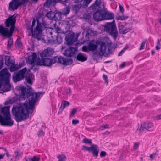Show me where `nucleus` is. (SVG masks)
Wrapping results in <instances>:
<instances>
[{"mask_svg":"<svg viewBox=\"0 0 161 161\" xmlns=\"http://www.w3.org/2000/svg\"><path fill=\"white\" fill-rule=\"evenodd\" d=\"M125 28V27L124 25H123L122 23H120L118 25V28L119 30V32L120 34Z\"/></svg>","mask_w":161,"mask_h":161,"instance_id":"42","label":"nucleus"},{"mask_svg":"<svg viewBox=\"0 0 161 161\" xmlns=\"http://www.w3.org/2000/svg\"><path fill=\"white\" fill-rule=\"evenodd\" d=\"M3 65V58L2 57H0V70L2 68Z\"/></svg>","mask_w":161,"mask_h":161,"instance_id":"49","label":"nucleus"},{"mask_svg":"<svg viewBox=\"0 0 161 161\" xmlns=\"http://www.w3.org/2000/svg\"><path fill=\"white\" fill-rule=\"evenodd\" d=\"M54 53L53 49L50 48H47L45 50L40 53V57L42 58L51 56Z\"/></svg>","mask_w":161,"mask_h":161,"instance_id":"19","label":"nucleus"},{"mask_svg":"<svg viewBox=\"0 0 161 161\" xmlns=\"http://www.w3.org/2000/svg\"><path fill=\"white\" fill-rule=\"evenodd\" d=\"M103 9H99L95 12L93 15V18L95 21L103 20Z\"/></svg>","mask_w":161,"mask_h":161,"instance_id":"17","label":"nucleus"},{"mask_svg":"<svg viewBox=\"0 0 161 161\" xmlns=\"http://www.w3.org/2000/svg\"><path fill=\"white\" fill-rule=\"evenodd\" d=\"M15 159L17 160H18L19 158L21 157L22 155V153L21 152L17 151L16 152H15Z\"/></svg>","mask_w":161,"mask_h":161,"instance_id":"39","label":"nucleus"},{"mask_svg":"<svg viewBox=\"0 0 161 161\" xmlns=\"http://www.w3.org/2000/svg\"><path fill=\"white\" fill-rule=\"evenodd\" d=\"M55 61L53 58L50 59L49 58H42L41 60L39 58L36 60V64L39 65H43L44 66H50L53 64L55 63Z\"/></svg>","mask_w":161,"mask_h":161,"instance_id":"11","label":"nucleus"},{"mask_svg":"<svg viewBox=\"0 0 161 161\" xmlns=\"http://www.w3.org/2000/svg\"><path fill=\"white\" fill-rule=\"evenodd\" d=\"M57 29V31L58 32V33H62L63 32H62L61 31V30L59 28H58Z\"/></svg>","mask_w":161,"mask_h":161,"instance_id":"64","label":"nucleus"},{"mask_svg":"<svg viewBox=\"0 0 161 161\" xmlns=\"http://www.w3.org/2000/svg\"><path fill=\"white\" fill-rule=\"evenodd\" d=\"M10 74L8 71L7 68L2 69L0 72V83L1 86L3 85L6 91H10L11 85L9 83Z\"/></svg>","mask_w":161,"mask_h":161,"instance_id":"3","label":"nucleus"},{"mask_svg":"<svg viewBox=\"0 0 161 161\" xmlns=\"http://www.w3.org/2000/svg\"><path fill=\"white\" fill-rule=\"evenodd\" d=\"M27 69L25 67L20 70L14 72L13 75V80L14 83L21 81L24 79L25 77V73Z\"/></svg>","mask_w":161,"mask_h":161,"instance_id":"6","label":"nucleus"},{"mask_svg":"<svg viewBox=\"0 0 161 161\" xmlns=\"http://www.w3.org/2000/svg\"><path fill=\"white\" fill-rule=\"evenodd\" d=\"M14 122L11 115L3 116L0 114V123L2 125L11 127L13 125Z\"/></svg>","mask_w":161,"mask_h":161,"instance_id":"8","label":"nucleus"},{"mask_svg":"<svg viewBox=\"0 0 161 161\" xmlns=\"http://www.w3.org/2000/svg\"><path fill=\"white\" fill-rule=\"evenodd\" d=\"M84 18L86 19L89 20L91 18V16L90 15L85 14L84 15Z\"/></svg>","mask_w":161,"mask_h":161,"instance_id":"52","label":"nucleus"},{"mask_svg":"<svg viewBox=\"0 0 161 161\" xmlns=\"http://www.w3.org/2000/svg\"><path fill=\"white\" fill-rule=\"evenodd\" d=\"M156 120H158L161 119V114L158 115L155 117Z\"/></svg>","mask_w":161,"mask_h":161,"instance_id":"59","label":"nucleus"},{"mask_svg":"<svg viewBox=\"0 0 161 161\" xmlns=\"http://www.w3.org/2000/svg\"><path fill=\"white\" fill-rule=\"evenodd\" d=\"M49 42L52 44H60L62 41V37L59 35L52 36L51 39L49 40Z\"/></svg>","mask_w":161,"mask_h":161,"instance_id":"15","label":"nucleus"},{"mask_svg":"<svg viewBox=\"0 0 161 161\" xmlns=\"http://www.w3.org/2000/svg\"><path fill=\"white\" fill-rule=\"evenodd\" d=\"M109 128V125L108 124H106L104 125H101L99 128V130H102L105 128Z\"/></svg>","mask_w":161,"mask_h":161,"instance_id":"46","label":"nucleus"},{"mask_svg":"<svg viewBox=\"0 0 161 161\" xmlns=\"http://www.w3.org/2000/svg\"><path fill=\"white\" fill-rule=\"evenodd\" d=\"M156 155V153H153L152 154L150 155V157L151 160H153L154 157Z\"/></svg>","mask_w":161,"mask_h":161,"instance_id":"54","label":"nucleus"},{"mask_svg":"<svg viewBox=\"0 0 161 161\" xmlns=\"http://www.w3.org/2000/svg\"><path fill=\"white\" fill-rule=\"evenodd\" d=\"M81 150L91 153L92 156L95 157L97 158L98 156L99 149L98 146L97 145L92 144L89 147L84 145L82 146Z\"/></svg>","mask_w":161,"mask_h":161,"instance_id":"7","label":"nucleus"},{"mask_svg":"<svg viewBox=\"0 0 161 161\" xmlns=\"http://www.w3.org/2000/svg\"><path fill=\"white\" fill-rule=\"evenodd\" d=\"M57 3V0H47L44 4L45 6L49 8L55 5Z\"/></svg>","mask_w":161,"mask_h":161,"instance_id":"27","label":"nucleus"},{"mask_svg":"<svg viewBox=\"0 0 161 161\" xmlns=\"http://www.w3.org/2000/svg\"><path fill=\"white\" fill-rule=\"evenodd\" d=\"M97 42L98 44V46L99 45L100 46L98 53L100 56H103L106 52V45L104 42L99 40H97Z\"/></svg>","mask_w":161,"mask_h":161,"instance_id":"16","label":"nucleus"},{"mask_svg":"<svg viewBox=\"0 0 161 161\" xmlns=\"http://www.w3.org/2000/svg\"><path fill=\"white\" fill-rule=\"evenodd\" d=\"M4 150L6 152V154L7 157L8 158H9V154L8 151L6 149H4Z\"/></svg>","mask_w":161,"mask_h":161,"instance_id":"62","label":"nucleus"},{"mask_svg":"<svg viewBox=\"0 0 161 161\" xmlns=\"http://www.w3.org/2000/svg\"><path fill=\"white\" fill-rule=\"evenodd\" d=\"M76 49L73 47L67 49L65 50L63 53L64 55L67 57H70L73 56L75 53Z\"/></svg>","mask_w":161,"mask_h":161,"instance_id":"21","label":"nucleus"},{"mask_svg":"<svg viewBox=\"0 0 161 161\" xmlns=\"http://www.w3.org/2000/svg\"><path fill=\"white\" fill-rule=\"evenodd\" d=\"M10 106H8L1 108V112L4 116L10 115L9 109Z\"/></svg>","mask_w":161,"mask_h":161,"instance_id":"24","label":"nucleus"},{"mask_svg":"<svg viewBox=\"0 0 161 161\" xmlns=\"http://www.w3.org/2000/svg\"><path fill=\"white\" fill-rule=\"evenodd\" d=\"M62 14L61 12H58L57 10L54 11V14L53 20H59L62 19L61 15Z\"/></svg>","mask_w":161,"mask_h":161,"instance_id":"29","label":"nucleus"},{"mask_svg":"<svg viewBox=\"0 0 161 161\" xmlns=\"http://www.w3.org/2000/svg\"><path fill=\"white\" fill-rule=\"evenodd\" d=\"M128 17L124 16H118L116 17V19L117 20H124L126 19Z\"/></svg>","mask_w":161,"mask_h":161,"instance_id":"41","label":"nucleus"},{"mask_svg":"<svg viewBox=\"0 0 161 161\" xmlns=\"http://www.w3.org/2000/svg\"><path fill=\"white\" fill-rule=\"evenodd\" d=\"M13 41L12 38H10L8 41L7 47L8 49H10L12 45Z\"/></svg>","mask_w":161,"mask_h":161,"instance_id":"40","label":"nucleus"},{"mask_svg":"<svg viewBox=\"0 0 161 161\" xmlns=\"http://www.w3.org/2000/svg\"><path fill=\"white\" fill-rule=\"evenodd\" d=\"M146 41H147L146 39H144L142 41V42L141 43V45L140 48H139V49L140 50H142V49H144V47H145V43L146 42Z\"/></svg>","mask_w":161,"mask_h":161,"instance_id":"45","label":"nucleus"},{"mask_svg":"<svg viewBox=\"0 0 161 161\" xmlns=\"http://www.w3.org/2000/svg\"><path fill=\"white\" fill-rule=\"evenodd\" d=\"M80 33H77L75 35L74 32H69L68 34L66 35L65 40L67 45H70L77 41Z\"/></svg>","mask_w":161,"mask_h":161,"instance_id":"9","label":"nucleus"},{"mask_svg":"<svg viewBox=\"0 0 161 161\" xmlns=\"http://www.w3.org/2000/svg\"><path fill=\"white\" fill-rule=\"evenodd\" d=\"M53 59L55 61V63L57 62L64 65L71 64L73 62L72 59H66L61 56H54L53 57Z\"/></svg>","mask_w":161,"mask_h":161,"instance_id":"12","label":"nucleus"},{"mask_svg":"<svg viewBox=\"0 0 161 161\" xmlns=\"http://www.w3.org/2000/svg\"><path fill=\"white\" fill-rule=\"evenodd\" d=\"M153 127V125L152 123L148 122H145L141 124L139 129V131L140 132L147 130L148 131H151L152 130Z\"/></svg>","mask_w":161,"mask_h":161,"instance_id":"14","label":"nucleus"},{"mask_svg":"<svg viewBox=\"0 0 161 161\" xmlns=\"http://www.w3.org/2000/svg\"><path fill=\"white\" fill-rule=\"evenodd\" d=\"M79 121L78 120H73L72 121V124L73 125H76L77 124L79 123Z\"/></svg>","mask_w":161,"mask_h":161,"instance_id":"56","label":"nucleus"},{"mask_svg":"<svg viewBox=\"0 0 161 161\" xmlns=\"http://www.w3.org/2000/svg\"><path fill=\"white\" fill-rule=\"evenodd\" d=\"M125 51L123 49L118 54V56H121L122 54L125 52Z\"/></svg>","mask_w":161,"mask_h":161,"instance_id":"58","label":"nucleus"},{"mask_svg":"<svg viewBox=\"0 0 161 161\" xmlns=\"http://www.w3.org/2000/svg\"><path fill=\"white\" fill-rule=\"evenodd\" d=\"M139 145V143H136L134 146V148L136 149L138 148Z\"/></svg>","mask_w":161,"mask_h":161,"instance_id":"57","label":"nucleus"},{"mask_svg":"<svg viewBox=\"0 0 161 161\" xmlns=\"http://www.w3.org/2000/svg\"><path fill=\"white\" fill-rule=\"evenodd\" d=\"M100 4V0H96L95 2L88 8L90 10H92L97 11L98 10Z\"/></svg>","mask_w":161,"mask_h":161,"instance_id":"22","label":"nucleus"},{"mask_svg":"<svg viewBox=\"0 0 161 161\" xmlns=\"http://www.w3.org/2000/svg\"><path fill=\"white\" fill-rule=\"evenodd\" d=\"M76 58L78 61L83 62L86 60L87 58L84 56L82 53H79L77 56Z\"/></svg>","mask_w":161,"mask_h":161,"instance_id":"30","label":"nucleus"},{"mask_svg":"<svg viewBox=\"0 0 161 161\" xmlns=\"http://www.w3.org/2000/svg\"><path fill=\"white\" fill-rule=\"evenodd\" d=\"M131 30V29L130 28H125L120 34H125L129 32Z\"/></svg>","mask_w":161,"mask_h":161,"instance_id":"44","label":"nucleus"},{"mask_svg":"<svg viewBox=\"0 0 161 161\" xmlns=\"http://www.w3.org/2000/svg\"><path fill=\"white\" fill-rule=\"evenodd\" d=\"M32 75L33 74H31V75H30L28 76H26L25 77V80L26 81L27 83L31 85L32 84V80H31Z\"/></svg>","mask_w":161,"mask_h":161,"instance_id":"38","label":"nucleus"},{"mask_svg":"<svg viewBox=\"0 0 161 161\" xmlns=\"http://www.w3.org/2000/svg\"><path fill=\"white\" fill-rule=\"evenodd\" d=\"M104 31L108 33L115 40L118 36V32L114 20L107 22L103 25Z\"/></svg>","mask_w":161,"mask_h":161,"instance_id":"4","label":"nucleus"},{"mask_svg":"<svg viewBox=\"0 0 161 161\" xmlns=\"http://www.w3.org/2000/svg\"><path fill=\"white\" fill-rule=\"evenodd\" d=\"M12 100H10L9 101H7L5 102V105H8L12 103Z\"/></svg>","mask_w":161,"mask_h":161,"instance_id":"60","label":"nucleus"},{"mask_svg":"<svg viewBox=\"0 0 161 161\" xmlns=\"http://www.w3.org/2000/svg\"><path fill=\"white\" fill-rule=\"evenodd\" d=\"M36 20L37 25L34 30L33 33V37L37 38L38 40H40V38H39L38 36L43 31V30L46 28L47 24L43 18L40 16L36 18Z\"/></svg>","mask_w":161,"mask_h":161,"instance_id":"5","label":"nucleus"},{"mask_svg":"<svg viewBox=\"0 0 161 161\" xmlns=\"http://www.w3.org/2000/svg\"><path fill=\"white\" fill-rule=\"evenodd\" d=\"M15 44L18 47H21L22 46V43L21 41V38L19 36L18 37L15 41Z\"/></svg>","mask_w":161,"mask_h":161,"instance_id":"35","label":"nucleus"},{"mask_svg":"<svg viewBox=\"0 0 161 161\" xmlns=\"http://www.w3.org/2000/svg\"><path fill=\"white\" fill-rule=\"evenodd\" d=\"M77 110V109L75 108L73 109L70 113V116H73L76 114Z\"/></svg>","mask_w":161,"mask_h":161,"instance_id":"48","label":"nucleus"},{"mask_svg":"<svg viewBox=\"0 0 161 161\" xmlns=\"http://www.w3.org/2000/svg\"><path fill=\"white\" fill-rule=\"evenodd\" d=\"M107 155L106 153L104 151H102L100 154V156L101 157H105Z\"/></svg>","mask_w":161,"mask_h":161,"instance_id":"51","label":"nucleus"},{"mask_svg":"<svg viewBox=\"0 0 161 161\" xmlns=\"http://www.w3.org/2000/svg\"><path fill=\"white\" fill-rule=\"evenodd\" d=\"M5 64L7 66L9 67L12 64L15 63L14 60L11 58V56L6 55L4 58Z\"/></svg>","mask_w":161,"mask_h":161,"instance_id":"23","label":"nucleus"},{"mask_svg":"<svg viewBox=\"0 0 161 161\" xmlns=\"http://www.w3.org/2000/svg\"><path fill=\"white\" fill-rule=\"evenodd\" d=\"M36 23V20L35 19H33L32 22V25L30 27H27L28 29L30 30V31L32 33V36L33 37V32H34V31L33 30V27L35 25Z\"/></svg>","mask_w":161,"mask_h":161,"instance_id":"37","label":"nucleus"},{"mask_svg":"<svg viewBox=\"0 0 161 161\" xmlns=\"http://www.w3.org/2000/svg\"><path fill=\"white\" fill-rule=\"evenodd\" d=\"M25 161H39L40 160V158L36 156H33V158L25 157Z\"/></svg>","mask_w":161,"mask_h":161,"instance_id":"31","label":"nucleus"},{"mask_svg":"<svg viewBox=\"0 0 161 161\" xmlns=\"http://www.w3.org/2000/svg\"><path fill=\"white\" fill-rule=\"evenodd\" d=\"M103 78L105 80V82L106 84H108V77L107 75L103 74Z\"/></svg>","mask_w":161,"mask_h":161,"instance_id":"50","label":"nucleus"},{"mask_svg":"<svg viewBox=\"0 0 161 161\" xmlns=\"http://www.w3.org/2000/svg\"><path fill=\"white\" fill-rule=\"evenodd\" d=\"M18 89L21 91L19 100H23L26 99L28 100V101H26L22 104H20L18 106H13L12 108V114L15 117V120L19 122L26 120L29 116V113L33 112L35 103L42 92H35L30 87L26 88L24 86H19Z\"/></svg>","mask_w":161,"mask_h":161,"instance_id":"1","label":"nucleus"},{"mask_svg":"<svg viewBox=\"0 0 161 161\" xmlns=\"http://www.w3.org/2000/svg\"><path fill=\"white\" fill-rule=\"evenodd\" d=\"M65 29V31H63L62 33L65 34L69 31L71 26V23L68 21H65L64 23Z\"/></svg>","mask_w":161,"mask_h":161,"instance_id":"28","label":"nucleus"},{"mask_svg":"<svg viewBox=\"0 0 161 161\" xmlns=\"http://www.w3.org/2000/svg\"><path fill=\"white\" fill-rule=\"evenodd\" d=\"M70 12V8L66 7L62 10L61 13L62 15L66 16L69 14Z\"/></svg>","mask_w":161,"mask_h":161,"instance_id":"34","label":"nucleus"},{"mask_svg":"<svg viewBox=\"0 0 161 161\" xmlns=\"http://www.w3.org/2000/svg\"><path fill=\"white\" fill-rule=\"evenodd\" d=\"M70 104L69 102L67 101L63 100L62 101L61 106L59 109V112H62L63 109L66 107L68 106Z\"/></svg>","mask_w":161,"mask_h":161,"instance_id":"25","label":"nucleus"},{"mask_svg":"<svg viewBox=\"0 0 161 161\" xmlns=\"http://www.w3.org/2000/svg\"><path fill=\"white\" fill-rule=\"evenodd\" d=\"M18 1L19 0H12L9 3V10L14 11L17 9L18 7L24 4L28 1L21 0L20 2Z\"/></svg>","mask_w":161,"mask_h":161,"instance_id":"10","label":"nucleus"},{"mask_svg":"<svg viewBox=\"0 0 161 161\" xmlns=\"http://www.w3.org/2000/svg\"><path fill=\"white\" fill-rule=\"evenodd\" d=\"M28 63L31 64L32 67L30 69H32L35 72L38 69L36 68H34L35 63L36 62V60L37 59V56L36 53H33L32 56H30L28 58Z\"/></svg>","mask_w":161,"mask_h":161,"instance_id":"13","label":"nucleus"},{"mask_svg":"<svg viewBox=\"0 0 161 161\" xmlns=\"http://www.w3.org/2000/svg\"><path fill=\"white\" fill-rule=\"evenodd\" d=\"M88 47H86V46H84L82 47V51L85 52H88L89 50H88Z\"/></svg>","mask_w":161,"mask_h":161,"instance_id":"53","label":"nucleus"},{"mask_svg":"<svg viewBox=\"0 0 161 161\" xmlns=\"http://www.w3.org/2000/svg\"><path fill=\"white\" fill-rule=\"evenodd\" d=\"M82 142L83 143H85L86 144H92V143L91 139H88L86 138L84 139L83 140Z\"/></svg>","mask_w":161,"mask_h":161,"instance_id":"43","label":"nucleus"},{"mask_svg":"<svg viewBox=\"0 0 161 161\" xmlns=\"http://www.w3.org/2000/svg\"><path fill=\"white\" fill-rule=\"evenodd\" d=\"M10 70L11 72H13L17 70L19 68L18 66H17L15 64H12L10 65Z\"/></svg>","mask_w":161,"mask_h":161,"instance_id":"36","label":"nucleus"},{"mask_svg":"<svg viewBox=\"0 0 161 161\" xmlns=\"http://www.w3.org/2000/svg\"><path fill=\"white\" fill-rule=\"evenodd\" d=\"M103 20H111L114 19V14L112 12L105 9H103Z\"/></svg>","mask_w":161,"mask_h":161,"instance_id":"18","label":"nucleus"},{"mask_svg":"<svg viewBox=\"0 0 161 161\" xmlns=\"http://www.w3.org/2000/svg\"><path fill=\"white\" fill-rule=\"evenodd\" d=\"M97 40H92L89 43L88 47L89 51H92L96 50L98 46V44L97 42Z\"/></svg>","mask_w":161,"mask_h":161,"instance_id":"20","label":"nucleus"},{"mask_svg":"<svg viewBox=\"0 0 161 161\" xmlns=\"http://www.w3.org/2000/svg\"><path fill=\"white\" fill-rule=\"evenodd\" d=\"M58 1H61L64 4H65L68 0H58Z\"/></svg>","mask_w":161,"mask_h":161,"instance_id":"63","label":"nucleus"},{"mask_svg":"<svg viewBox=\"0 0 161 161\" xmlns=\"http://www.w3.org/2000/svg\"><path fill=\"white\" fill-rule=\"evenodd\" d=\"M44 134L45 133L42 130H39L37 132V135L38 137L43 136Z\"/></svg>","mask_w":161,"mask_h":161,"instance_id":"47","label":"nucleus"},{"mask_svg":"<svg viewBox=\"0 0 161 161\" xmlns=\"http://www.w3.org/2000/svg\"><path fill=\"white\" fill-rule=\"evenodd\" d=\"M54 14V11L53 12L52 11H50L47 12L46 14V16L49 19L53 20Z\"/></svg>","mask_w":161,"mask_h":161,"instance_id":"33","label":"nucleus"},{"mask_svg":"<svg viewBox=\"0 0 161 161\" xmlns=\"http://www.w3.org/2000/svg\"><path fill=\"white\" fill-rule=\"evenodd\" d=\"M119 9L120 12L123 13L124 11V9L123 7L120 4H119Z\"/></svg>","mask_w":161,"mask_h":161,"instance_id":"55","label":"nucleus"},{"mask_svg":"<svg viewBox=\"0 0 161 161\" xmlns=\"http://www.w3.org/2000/svg\"><path fill=\"white\" fill-rule=\"evenodd\" d=\"M126 65V63L125 62H123L122 64L120 65V67L121 68H123Z\"/></svg>","mask_w":161,"mask_h":161,"instance_id":"61","label":"nucleus"},{"mask_svg":"<svg viewBox=\"0 0 161 161\" xmlns=\"http://www.w3.org/2000/svg\"><path fill=\"white\" fill-rule=\"evenodd\" d=\"M92 0H82L80 3V7L86 8Z\"/></svg>","mask_w":161,"mask_h":161,"instance_id":"26","label":"nucleus"},{"mask_svg":"<svg viewBox=\"0 0 161 161\" xmlns=\"http://www.w3.org/2000/svg\"><path fill=\"white\" fill-rule=\"evenodd\" d=\"M58 161H66L67 159L66 156L64 154H58L57 156Z\"/></svg>","mask_w":161,"mask_h":161,"instance_id":"32","label":"nucleus"},{"mask_svg":"<svg viewBox=\"0 0 161 161\" xmlns=\"http://www.w3.org/2000/svg\"><path fill=\"white\" fill-rule=\"evenodd\" d=\"M14 14L6 19L4 23L7 27L11 26L9 29L7 27H4L2 25H0V35L7 37L8 38L10 37L13 35L15 29V25L16 22V17H14Z\"/></svg>","mask_w":161,"mask_h":161,"instance_id":"2","label":"nucleus"}]
</instances>
